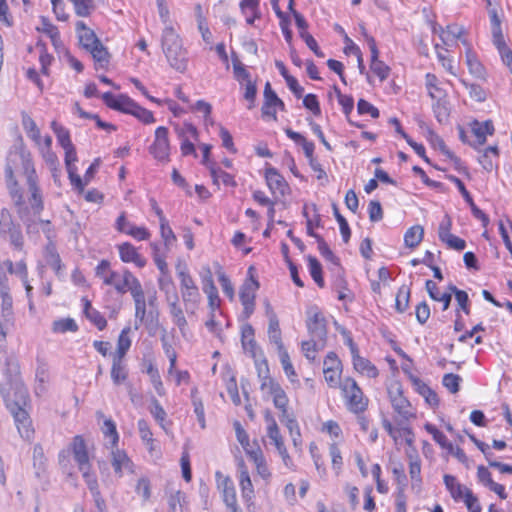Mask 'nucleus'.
Wrapping results in <instances>:
<instances>
[{
	"label": "nucleus",
	"instance_id": "nucleus-31",
	"mask_svg": "<svg viewBox=\"0 0 512 512\" xmlns=\"http://www.w3.org/2000/svg\"><path fill=\"white\" fill-rule=\"evenodd\" d=\"M37 30L46 34L50 38L52 45L56 50L64 48L60 39L58 28L54 26L46 17H41L40 24L37 26Z\"/></svg>",
	"mask_w": 512,
	"mask_h": 512
},
{
	"label": "nucleus",
	"instance_id": "nucleus-56",
	"mask_svg": "<svg viewBox=\"0 0 512 512\" xmlns=\"http://www.w3.org/2000/svg\"><path fill=\"white\" fill-rule=\"evenodd\" d=\"M241 340L245 350L253 351L256 342L254 340V329L250 324H245L241 328Z\"/></svg>",
	"mask_w": 512,
	"mask_h": 512
},
{
	"label": "nucleus",
	"instance_id": "nucleus-33",
	"mask_svg": "<svg viewBox=\"0 0 512 512\" xmlns=\"http://www.w3.org/2000/svg\"><path fill=\"white\" fill-rule=\"evenodd\" d=\"M112 466L115 473L121 477L125 471H132V463L126 453L119 449H112Z\"/></svg>",
	"mask_w": 512,
	"mask_h": 512
},
{
	"label": "nucleus",
	"instance_id": "nucleus-28",
	"mask_svg": "<svg viewBox=\"0 0 512 512\" xmlns=\"http://www.w3.org/2000/svg\"><path fill=\"white\" fill-rule=\"evenodd\" d=\"M74 460L78 464L79 470L90 467L89 456L86 444L81 436H76L72 443Z\"/></svg>",
	"mask_w": 512,
	"mask_h": 512
},
{
	"label": "nucleus",
	"instance_id": "nucleus-53",
	"mask_svg": "<svg viewBox=\"0 0 512 512\" xmlns=\"http://www.w3.org/2000/svg\"><path fill=\"white\" fill-rule=\"evenodd\" d=\"M159 225H160V234H161V238L163 239L164 245L167 249H170V247L177 240L176 235L174 234L172 228L170 227L167 219H162V222H160Z\"/></svg>",
	"mask_w": 512,
	"mask_h": 512
},
{
	"label": "nucleus",
	"instance_id": "nucleus-12",
	"mask_svg": "<svg viewBox=\"0 0 512 512\" xmlns=\"http://www.w3.org/2000/svg\"><path fill=\"white\" fill-rule=\"evenodd\" d=\"M169 311V315L171 316L172 322L175 326L178 327L183 338L187 337L188 334V322L185 317L184 311L181 303L179 295H172L165 299Z\"/></svg>",
	"mask_w": 512,
	"mask_h": 512
},
{
	"label": "nucleus",
	"instance_id": "nucleus-51",
	"mask_svg": "<svg viewBox=\"0 0 512 512\" xmlns=\"http://www.w3.org/2000/svg\"><path fill=\"white\" fill-rule=\"evenodd\" d=\"M102 432H103L104 436L106 437V439H108V442L111 445V449L115 448L119 441V435H118L114 421L111 419L105 420L103 428H102Z\"/></svg>",
	"mask_w": 512,
	"mask_h": 512
},
{
	"label": "nucleus",
	"instance_id": "nucleus-8",
	"mask_svg": "<svg viewBox=\"0 0 512 512\" xmlns=\"http://www.w3.org/2000/svg\"><path fill=\"white\" fill-rule=\"evenodd\" d=\"M388 396L395 413L401 418L408 420L415 416L412 405L403 395L402 386L399 382H393L388 386Z\"/></svg>",
	"mask_w": 512,
	"mask_h": 512
},
{
	"label": "nucleus",
	"instance_id": "nucleus-60",
	"mask_svg": "<svg viewBox=\"0 0 512 512\" xmlns=\"http://www.w3.org/2000/svg\"><path fill=\"white\" fill-rule=\"evenodd\" d=\"M258 4L259 2H240L241 11L248 24H253L255 18L259 17Z\"/></svg>",
	"mask_w": 512,
	"mask_h": 512
},
{
	"label": "nucleus",
	"instance_id": "nucleus-58",
	"mask_svg": "<svg viewBox=\"0 0 512 512\" xmlns=\"http://www.w3.org/2000/svg\"><path fill=\"white\" fill-rule=\"evenodd\" d=\"M308 268L313 280L317 283L318 286L323 287L324 280L322 277V267L315 257H308Z\"/></svg>",
	"mask_w": 512,
	"mask_h": 512
},
{
	"label": "nucleus",
	"instance_id": "nucleus-36",
	"mask_svg": "<svg viewBox=\"0 0 512 512\" xmlns=\"http://www.w3.org/2000/svg\"><path fill=\"white\" fill-rule=\"evenodd\" d=\"M409 459V475L412 481V488L420 487L421 479V460L415 450L407 453Z\"/></svg>",
	"mask_w": 512,
	"mask_h": 512
},
{
	"label": "nucleus",
	"instance_id": "nucleus-19",
	"mask_svg": "<svg viewBox=\"0 0 512 512\" xmlns=\"http://www.w3.org/2000/svg\"><path fill=\"white\" fill-rule=\"evenodd\" d=\"M218 487L222 489L223 501L228 508L238 509L236 491L233 482L229 477H225L221 472H216Z\"/></svg>",
	"mask_w": 512,
	"mask_h": 512
},
{
	"label": "nucleus",
	"instance_id": "nucleus-17",
	"mask_svg": "<svg viewBox=\"0 0 512 512\" xmlns=\"http://www.w3.org/2000/svg\"><path fill=\"white\" fill-rule=\"evenodd\" d=\"M433 32L438 33L442 43L445 46H452L457 40H463V36L466 34V30L463 26L458 24L447 25L446 28L442 26H433Z\"/></svg>",
	"mask_w": 512,
	"mask_h": 512
},
{
	"label": "nucleus",
	"instance_id": "nucleus-10",
	"mask_svg": "<svg viewBox=\"0 0 512 512\" xmlns=\"http://www.w3.org/2000/svg\"><path fill=\"white\" fill-rule=\"evenodd\" d=\"M323 373L326 383L331 388L340 387L342 363L334 352H329L323 362Z\"/></svg>",
	"mask_w": 512,
	"mask_h": 512
},
{
	"label": "nucleus",
	"instance_id": "nucleus-24",
	"mask_svg": "<svg viewBox=\"0 0 512 512\" xmlns=\"http://www.w3.org/2000/svg\"><path fill=\"white\" fill-rule=\"evenodd\" d=\"M471 132L475 137V140L473 142H470V145L477 148L478 146H482L486 142V137L488 135H492L494 133V126L491 121H474L471 124Z\"/></svg>",
	"mask_w": 512,
	"mask_h": 512
},
{
	"label": "nucleus",
	"instance_id": "nucleus-61",
	"mask_svg": "<svg viewBox=\"0 0 512 512\" xmlns=\"http://www.w3.org/2000/svg\"><path fill=\"white\" fill-rule=\"evenodd\" d=\"M279 418L280 421L285 424L291 436H300V428L298 422L294 418L293 414L289 413L288 409L285 410V412H280Z\"/></svg>",
	"mask_w": 512,
	"mask_h": 512
},
{
	"label": "nucleus",
	"instance_id": "nucleus-15",
	"mask_svg": "<svg viewBox=\"0 0 512 512\" xmlns=\"http://www.w3.org/2000/svg\"><path fill=\"white\" fill-rule=\"evenodd\" d=\"M12 414L20 436L24 439H31L33 436L32 422L26 408L13 406L8 409Z\"/></svg>",
	"mask_w": 512,
	"mask_h": 512
},
{
	"label": "nucleus",
	"instance_id": "nucleus-25",
	"mask_svg": "<svg viewBox=\"0 0 512 512\" xmlns=\"http://www.w3.org/2000/svg\"><path fill=\"white\" fill-rule=\"evenodd\" d=\"M76 33L81 47L86 51L100 42L95 32L88 28L83 21L76 23Z\"/></svg>",
	"mask_w": 512,
	"mask_h": 512
},
{
	"label": "nucleus",
	"instance_id": "nucleus-48",
	"mask_svg": "<svg viewBox=\"0 0 512 512\" xmlns=\"http://www.w3.org/2000/svg\"><path fill=\"white\" fill-rule=\"evenodd\" d=\"M314 339L315 338H312L308 341H303L301 344V349L304 356L310 361H314L316 359L317 351L322 349L325 344V341L318 340V342H316Z\"/></svg>",
	"mask_w": 512,
	"mask_h": 512
},
{
	"label": "nucleus",
	"instance_id": "nucleus-43",
	"mask_svg": "<svg viewBox=\"0 0 512 512\" xmlns=\"http://www.w3.org/2000/svg\"><path fill=\"white\" fill-rule=\"evenodd\" d=\"M46 263L55 271L57 276H61L62 262L56 248L53 244H48L44 251Z\"/></svg>",
	"mask_w": 512,
	"mask_h": 512
},
{
	"label": "nucleus",
	"instance_id": "nucleus-50",
	"mask_svg": "<svg viewBox=\"0 0 512 512\" xmlns=\"http://www.w3.org/2000/svg\"><path fill=\"white\" fill-rule=\"evenodd\" d=\"M149 412L156 420V422L160 425L161 428L166 430V417L167 413L164 408L161 406L160 402L156 398L151 399Z\"/></svg>",
	"mask_w": 512,
	"mask_h": 512
},
{
	"label": "nucleus",
	"instance_id": "nucleus-38",
	"mask_svg": "<svg viewBox=\"0 0 512 512\" xmlns=\"http://www.w3.org/2000/svg\"><path fill=\"white\" fill-rule=\"evenodd\" d=\"M82 302L83 311L87 319H89L99 330H103L107 325L106 319L98 310L92 307L91 302L88 299L83 298Z\"/></svg>",
	"mask_w": 512,
	"mask_h": 512
},
{
	"label": "nucleus",
	"instance_id": "nucleus-44",
	"mask_svg": "<svg viewBox=\"0 0 512 512\" xmlns=\"http://www.w3.org/2000/svg\"><path fill=\"white\" fill-rule=\"evenodd\" d=\"M435 118L440 124H446L450 116V105L446 98L435 100L432 105Z\"/></svg>",
	"mask_w": 512,
	"mask_h": 512
},
{
	"label": "nucleus",
	"instance_id": "nucleus-4",
	"mask_svg": "<svg viewBox=\"0 0 512 512\" xmlns=\"http://www.w3.org/2000/svg\"><path fill=\"white\" fill-rule=\"evenodd\" d=\"M102 99L109 108L131 114L144 124L155 122L154 115L150 110L141 107L126 95L114 96L112 93L106 92L102 95Z\"/></svg>",
	"mask_w": 512,
	"mask_h": 512
},
{
	"label": "nucleus",
	"instance_id": "nucleus-40",
	"mask_svg": "<svg viewBox=\"0 0 512 512\" xmlns=\"http://www.w3.org/2000/svg\"><path fill=\"white\" fill-rule=\"evenodd\" d=\"M22 126L25 130L27 136L34 141V143L38 146L43 143V138L40 135V130L36 125L35 121L28 115L22 114Z\"/></svg>",
	"mask_w": 512,
	"mask_h": 512
},
{
	"label": "nucleus",
	"instance_id": "nucleus-6",
	"mask_svg": "<svg viewBox=\"0 0 512 512\" xmlns=\"http://www.w3.org/2000/svg\"><path fill=\"white\" fill-rule=\"evenodd\" d=\"M0 237L10 242L18 250L23 247V234L19 225L15 224L7 209L0 210Z\"/></svg>",
	"mask_w": 512,
	"mask_h": 512
},
{
	"label": "nucleus",
	"instance_id": "nucleus-16",
	"mask_svg": "<svg viewBox=\"0 0 512 512\" xmlns=\"http://www.w3.org/2000/svg\"><path fill=\"white\" fill-rule=\"evenodd\" d=\"M265 180L271 193L276 197L284 196L289 189L284 177L272 166L266 167Z\"/></svg>",
	"mask_w": 512,
	"mask_h": 512
},
{
	"label": "nucleus",
	"instance_id": "nucleus-18",
	"mask_svg": "<svg viewBox=\"0 0 512 512\" xmlns=\"http://www.w3.org/2000/svg\"><path fill=\"white\" fill-rule=\"evenodd\" d=\"M365 38L371 52L370 69L381 81H384L388 77L390 69L384 62L379 60V51L375 39L367 34H365Z\"/></svg>",
	"mask_w": 512,
	"mask_h": 512
},
{
	"label": "nucleus",
	"instance_id": "nucleus-3",
	"mask_svg": "<svg viewBox=\"0 0 512 512\" xmlns=\"http://www.w3.org/2000/svg\"><path fill=\"white\" fill-rule=\"evenodd\" d=\"M163 52L174 69L184 72L187 68L186 51L182 41L172 26H165L162 33Z\"/></svg>",
	"mask_w": 512,
	"mask_h": 512
},
{
	"label": "nucleus",
	"instance_id": "nucleus-42",
	"mask_svg": "<svg viewBox=\"0 0 512 512\" xmlns=\"http://www.w3.org/2000/svg\"><path fill=\"white\" fill-rule=\"evenodd\" d=\"M424 236V229L421 225H414L410 227L404 234V243L408 248L417 247Z\"/></svg>",
	"mask_w": 512,
	"mask_h": 512
},
{
	"label": "nucleus",
	"instance_id": "nucleus-41",
	"mask_svg": "<svg viewBox=\"0 0 512 512\" xmlns=\"http://www.w3.org/2000/svg\"><path fill=\"white\" fill-rule=\"evenodd\" d=\"M128 377V371L124 359L119 357H113L111 367V378L115 385H119L124 382Z\"/></svg>",
	"mask_w": 512,
	"mask_h": 512
},
{
	"label": "nucleus",
	"instance_id": "nucleus-63",
	"mask_svg": "<svg viewBox=\"0 0 512 512\" xmlns=\"http://www.w3.org/2000/svg\"><path fill=\"white\" fill-rule=\"evenodd\" d=\"M461 382L462 378L454 373H447L443 376L442 379L443 386L452 394H455L459 391Z\"/></svg>",
	"mask_w": 512,
	"mask_h": 512
},
{
	"label": "nucleus",
	"instance_id": "nucleus-54",
	"mask_svg": "<svg viewBox=\"0 0 512 512\" xmlns=\"http://www.w3.org/2000/svg\"><path fill=\"white\" fill-rule=\"evenodd\" d=\"M234 429L238 442L243 447L247 455H250L251 451H255V447L250 444L249 436L239 422L234 423Z\"/></svg>",
	"mask_w": 512,
	"mask_h": 512
},
{
	"label": "nucleus",
	"instance_id": "nucleus-23",
	"mask_svg": "<svg viewBox=\"0 0 512 512\" xmlns=\"http://www.w3.org/2000/svg\"><path fill=\"white\" fill-rule=\"evenodd\" d=\"M119 257L124 263H134L137 267L143 268L146 260L139 254L137 249L129 242L118 246Z\"/></svg>",
	"mask_w": 512,
	"mask_h": 512
},
{
	"label": "nucleus",
	"instance_id": "nucleus-46",
	"mask_svg": "<svg viewBox=\"0 0 512 512\" xmlns=\"http://www.w3.org/2000/svg\"><path fill=\"white\" fill-rule=\"evenodd\" d=\"M425 430L432 435L434 441L438 443L442 448L447 449L449 452H452L454 449V445L448 441L447 437L436 428L433 424L427 423L425 424Z\"/></svg>",
	"mask_w": 512,
	"mask_h": 512
},
{
	"label": "nucleus",
	"instance_id": "nucleus-59",
	"mask_svg": "<svg viewBox=\"0 0 512 512\" xmlns=\"http://www.w3.org/2000/svg\"><path fill=\"white\" fill-rule=\"evenodd\" d=\"M52 330L55 333L76 332L78 325L72 318L59 319L53 322Z\"/></svg>",
	"mask_w": 512,
	"mask_h": 512
},
{
	"label": "nucleus",
	"instance_id": "nucleus-7",
	"mask_svg": "<svg viewBox=\"0 0 512 512\" xmlns=\"http://www.w3.org/2000/svg\"><path fill=\"white\" fill-rule=\"evenodd\" d=\"M2 305L0 311V348L5 346L6 335L14 326V315L12 311V297L10 287H4L0 290Z\"/></svg>",
	"mask_w": 512,
	"mask_h": 512
},
{
	"label": "nucleus",
	"instance_id": "nucleus-1",
	"mask_svg": "<svg viewBox=\"0 0 512 512\" xmlns=\"http://www.w3.org/2000/svg\"><path fill=\"white\" fill-rule=\"evenodd\" d=\"M5 180L18 216L29 225L44 209L42 191L29 152L22 148L9 152Z\"/></svg>",
	"mask_w": 512,
	"mask_h": 512
},
{
	"label": "nucleus",
	"instance_id": "nucleus-29",
	"mask_svg": "<svg viewBox=\"0 0 512 512\" xmlns=\"http://www.w3.org/2000/svg\"><path fill=\"white\" fill-rule=\"evenodd\" d=\"M462 44L466 47V64L471 74L481 78L485 74L484 66L479 61L476 53L472 50L471 45L466 39L462 40Z\"/></svg>",
	"mask_w": 512,
	"mask_h": 512
},
{
	"label": "nucleus",
	"instance_id": "nucleus-32",
	"mask_svg": "<svg viewBox=\"0 0 512 512\" xmlns=\"http://www.w3.org/2000/svg\"><path fill=\"white\" fill-rule=\"evenodd\" d=\"M425 86L429 96L434 100H440L447 97V92L443 87V83L432 73L425 76Z\"/></svg>",
	"mask_w": 512,
	"mask_h": 512
},
{
	"label": "nucleus",
	"instance_id": "nucleus-5",
	"mask_svg": "<svg viewBox=\"0 0 512 512\" xmlns=\"http://www.w3.org/2000/svg\"><path fill=\"white\" fill-rule=\"evenodd\" d=\"M340 389L351 412L361 413L366 410L368 399L364 396L361 388L353 378H345L340 384Z\"/></svg>",
	"mask_w": 512,
	"mask_h": 512
},
{
	"label": "nucleus",
	"instance_id": "nucleus-22",
	"mask_svg": "<svg viewBox=\"0 0 512 512\" xmlns=\"http://www.w3.org/2000/svg\"><path fill=\"white\" fill-rule=\"evenodd\" d=\"M179 297H181L183 301V305L185 308V312L189 316H193L196 314L197 309L199 308V305L201 303V294L199 291V288H191L182 290L179 292Z\"/></svg>",
	"mask_w": 512,
	"mask_h": 512
},
{
	"label": "nucleus",
	"instance_id": "nucleus-62",
	"mask_svg": "<svg viewBox=\"0 0 512 512\" xmlns=\"http://www.w3.org/2000/svg\"><path fill=\"white\" fill-rule=\"evenodd\" d=\"M210 173H211L213 182L217 185L219 184V181H221L226 186H235L236 185L234 177L231 174H229L221 169H216L214 167H211Z\"/></svg>",
	"mask_w": 512,
	"mask_h": 512
},
{
	"label": "nucleus",
	"instance_id": "nucleus-39",
	"mask_svg": "<svg viewBox=\"0 0 512 512\" xmlns=\"http://www.w3.org/2000/svg\"><path fill=\"white\" fill-rule=\"evenodd\" d=\"M51 145L52 138L49 135H47L43 138V143L38 145V148L43 159L48 164L50 169L56 171V166H58V158L56 154L51 150Z\"/></svg>",
	"mask_w": 512,
	"mask_h": 512
},
{
	"label": "nucleus",
	"instance_id": "nucleus-55",
	"mask_svg": "<svg viewBox=\"0 0 512 512\" xmlns=\"http://www.w3.org/2000/svg\"><path fill=\"white\" fill-rule=\"evenodd\" d=\"M269 398L272 399L275 408L279 412H285L288 409L289 399L282 386L277 388Z\"/></svg>",
	"mask_w": 512,
	"mask_h": 512
},
{
	"label": "nucleus",
	"instance_id": "nucleus-64",
	"mask_svg": "<svg viewBox=\"0 0 512 512\" xmlns=\"http://www.w3.org/2000/svg\"><path fill=\"white\" fill-rule=\"evenodd\" d=\"M51 128L54 131V133L57 136L59 144L63 147H70L72 144L70 135L67 129L56 123L55 121L52 122Z\"/></svg>",
	"mask_w": 512,
	"mask_h": 512
},
{
	"label": "nucleus",
	"instance_id": "nucleus-30",
	"mask_svg": "<svg viewBox=\"0 0 512 512\" xmlns=\"http://www.w3.org/2000/svg\"><path fill=\"white\" fill-rule=\"evenodd\" d=\"M6 406L8 409L13 408V406H18L19 408H27L29 406L28 389L23 385H16L13 395H8L6 398Z\"/></svg>",
	"mask_w": 512,
	"mask_h": 512
},
{
	"label": "nucleus",
	"instance_id": "nucleus-21",
	"mask_svg": "<svg viewBox=\"0 0 512 512\" xmlns=\"http://www.w3.org/2000/svg\"><path fill=\"white\" fill-rule=\"evenodd\" d=\"M266 313L269 318V325H268L269 341L276 346L277 350L284 348L278 318H277L276 314L274 313L271 305L268 302L266 303Z\"/></svg>",
	"mask_w": 512,
	"mask_h": 512
},
{
	"label": "nucleus",
	"instance_id": "nucleus-34",
	"mask_svg": "<svg viewBox=\"0 0 512 512\" xmlns=\"http://www.w3.org/2000/svg\"><path fill=\"white\" fill-rule=\"evenodd\" d=\"M249 458L253 461L257 474L264 480L268 481L271 477V472L268 468L266 459L263 455L261 448L256 445L255 451H251Z\"/></svg>",
	"mask_w": 512,
	"mask_h": 512
},
{
	"label": "nucleus",
	"instance_id": "nucleus-20",
	"mask_svg": "<svg viewBox=\"0 0 512 512\" xmlns=\"http://www.w3.org/2000/svg\"><path fill=\"white\" fill-rule=\"evenodd\" d=\"M239 486L241 495L246 503H251L255 497L254 487L249 475L248 468L243 460L238 463Z\"/></svg>",
	"mask_w": 512,
	"mask_h": 512
},
{
	"label": "nucleus",
	"instance_id": "nucleus-37",
	"mask_svg": "<svg viewBox=\"0 0 512 512\" xmlns=\"http://www.w3.org/2000/svg\"><path fill=\"white\" fill-rule=\"evenodd\" d=\"M175 269L176 275L179 279L180 291L198 287L185 263L178 262Z\"/></svg>",
	"mask_w": 512,
	"mask_h": 512
},
{
	"label": "nucleus",
	"instance_id": "nucleus-26",
	"mask_svg": "<svg viewBox=\"0 0 512 512\" xmlns=\"http://www.w3.org/2000/svg\"><path fill=\"white\" fill-rule=\"evenodd\" d=\"M443 480L451 497L457 502L463 501L472 492L468 487L459 483L456 477L452 475H444Z\"/></svg>",
	"mask_w": 512,
	"mask_h": 512
},
{
	"label": "nucleus",
	"instance_id": "nucleus-35",
	"mask_svg": "<svg viewBox=\"0 0 512 512\" xmlns=\"http://www.w3.org/2000/svg\"><path fill=\"white\" fill-rule=\"evenodd\" d=\"M89 52L95 62V68L106 69L110 63L111 55L101 41L89 49Z\"/></svg>",
	"mask_w": 512,
	"mask_h": 512
},
{
	"label": "nucleus",
	"instance_id": "nucleus-52",
	"mask_svg": "<svg viewBox=\"0 0 512 512\" xmlns=\"http://www.w3.org/2000/svg\"><path fill=\"white\" fill-rule=\"evenodd\" d=\"M410 289L405 285L401 286L397 292L395 300V308L397 312L403 313L409 306Z\"/></svg>",
	"mask_w": 512,
	"mask_h": 512
},
{
	"label": "nucleus",
	"instance_id": "nucleus-9",
	"mask_svg": "<svg viewBox=\"0 0 512 512\" xmlns=\"http://www.w3.org/2000/svg\"><path fill=\"white\" fill-rule=\"evenodd\" d=\"M149 152L157 161H169L170 144L166 127L160 126L155 130L154 141L149 147Z\"/></svg>",
	"mask_w": 512,
	"mask_h": 512
},
{
	"label": "nucleus",
	"instance_id": "nucleus-47",
	"mask_svg": "<svg viewBox=\"0 0 512 512\" xmlns=\"http://www.w3.org/2000/svg\"><path fill=\"white\" fill-rule=\"evenodd\" d=\"M6 266L8 267V272L11 275H15L20 279L22 283H26L28 280V269L26 263L21 260L15 264L11 260H6Z\"/></svg>",
	"mask_w": 512,
	"mask_h": 512
},
{
	"label": "nucleus",
	"instance_id": "nucleus-14",
	"mask_svg": "<svg viewBox=\"0 0 512 512\" xmlns=\"http://www.w3.org/2000/svg\"><path fill=\"white\" fill-rule=\"evenodd\" d=\"M259 284L254 279H249L244 282L240 289V301L243 305V313L246 318L250 317L254 312L255 307V293Z\"/></svg>",
	"mask_w": 512,
	"mask_h": 512
},
{
	"label": "nucleus",
	"instance_id": "nucleus-11",
	"mask_svg": "<svg viewBox=\"0 0 512 512\" xmlns=\"http://www.w3.org/2000/svg\"><path fill=\"white\" fill-rule=\"evenodd\" d=\"M306 324L312 338L325 341L327 334L326 320L317 306H312L307 310Z\"/></svg>",
	"mask_w": 512,
	"mask_h": 512
},
{
	"label": "nucleus",
	"instance_id": "nucleus-49",
	"mask_svg": "<svg viewBox=\"0 0 512 512\" xmlns=\"http://www.w3.org/2000/svg\"><path fill=\"white\" fill-rule=\"evenodd\" d=\"M130 332V328H124L117 341V352L113 355V357H119V359H124L127 351L129 350L131 346V340L128 336Z\"/></svg>",
	"mask_w": 512,
	"mask_h": 512
},
{
	"label": "nucleus",
	"instance_id": "nucleus-45",
	"mask_svg": "<svg viewBox=\"0 0 512 512\" xmlns=\"http://www.w3.org/2000/svg\"><path fill=\"white\" fill-rule=\"evenodd\" d=\"M280 363L282 365V368L284 370V373L290 380V382H295L297 380V374L294 370V367L291 363L289 354L285 348H281L277 350Z\"/></svg>",
	"mask_w": 512,
	"mask_h": 512
},
{
	"label": "nucleus",
	"instance_id": "nucleus-57",
	"mask_svg": "<svg viewBox=\"0 0 512 512\" xmlns=\"http://www.w3.org/2000/svg\"><path fill=\"white\" fill-rule=\"evenodd\" d=\"M158 286L160 291L164 293L165 299L171 297L172 295H179L174 285V282L172 278L168 275V273L162 275V277L158 279Z\"/></svg>",
	"mask_w": 512,
	"mask_h": 512
},
{
	"label": "nucleus",
	"instance_id": "nucleus-27",
	"mask_svg": "<svg viewBox=\"0 0 512 512\" xmlns=\"http://www.w3.org/2000/svg\"><path fill=\"white\" fill-rule=\"evenodd\" d=\"M277 94L271 88V84L267 82L264 88V103L261 108L262 116L264 118H271L277 120L276 116V102Z\"/></svg>",
	"mask_w": 512,
	"mask_h": 512
},
{
	"label": "nucleus",
	"instance_id": "nucleus-2",
	"mask_svg": "<svg viewBox=\"0 0 512 512\" xmlns=\"http://www.w3.org/2000/svg\"><path fill=\"white\" fill-rule=\"evenodd\" d=\"M95 276L103 286L111 287L119 295L130 293L135 304V317L143 321L146 316V298L139 279L127 268L114 270L108 260H101L95 268Z\"/></svg>",
	"mask_w": 512,
	"mask_h": 512
},
{
	"label": "nucleus",
	"instance_id": "nucleus-13",
	"mask_svg": "<svg viewBox=\"0 0 512 512\" xmlns=\"http://www.w3.org/2000/svg\"><path fill=\"white\" fill-rule=\"evenodd\" d=\"M348 345L351 350L352 363L354 369L358 373L365 375L369 378H376L379 374L376 366L372 364L368 359L361 357L359 355L358 349L351 339L348 340Z\"/></svg>",
	"mask_w": 512,
	"mask_h": 512
}]
</instances>
